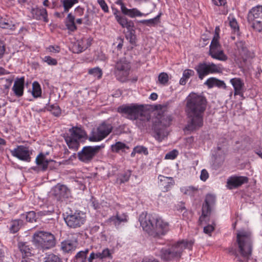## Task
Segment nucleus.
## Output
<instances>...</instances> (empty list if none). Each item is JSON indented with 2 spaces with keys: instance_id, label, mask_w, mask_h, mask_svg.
<instances>
[{
  "instance_id": "obj_58",
  "label": "nucleus",
  "mask_w": 262,
  "mask_h": 262,
  "mask_svg": "<svg viewBox=\"0 0 262 262\" xmlns=\"http://www.w3.org/2000/svg\"><path fill=\"white\" fill-rule=\"evenodd\" d=\"M215 82V86H217L219 88H223L224 89H226L227 88L225 83L222 80L216 78Z\"/></svg>"
},
{
  "instance_id": "obj_20",
  "label": "nucleus",
  "mask_w": 262,
  "mask_h": 262,
  "mask_svg": "<svg viewBox=\"0 0 262 262\" xmlns=\"http://www.w3.org/2000/svg\"><path fill=\"white\" fill-rule=\"evenodd\" d=\"M53 193L57 201H62L63 199L68 198L70 195V190L64 185L58 184L53 190Z\"/></svg>"
},
{
  "instance_id": "obj_44",
  "label": "nucleus",
  "mask_w": 262,
  "mask_h": 262,
  "mask_svg": "<svg viewBox=\"0 0 262 262\" xmlns=\"http://www.w3.org/2000/svg\"><path fill=\"white\" fill-rule=\"evenodd\" d=\"M112 150L113 152H119L120 151H123L125 148H128L127 145L121 142H117L111 146Z\"/></svg>"
},
{
  "instance_id": "obj_5",
  "label": "nucleus",
  "mask_w": 262,
  "mask_h": 262,
  "mask_svg": "<svg viewBox=\"0 0 262 262\" xmlns=\"http://www.w3.org/2000/svg\"><path fill=\"white\" fill-rule=\"evenodd\" d=\"M32 242L37 248L43 250L50 249L56 245L55 236L51 232L44 231H36L33 234Z\"/></svg>"
},
{
  "instance_id": "obj_24",
  "label": "nucleus",
  "mask_w": 262,
  "mask_h": 262,
  "mask_svg": "<svg viewBox=\"0 0 262 262\" xmlns=\"http://www.w3.org/2000/svg\"><path fill=\"white\" fill-rule=\"evenodd\" d=\"M230 82L234 90V95L243 96L245 84L240 78H233L230 79Z\"/></svg>"
},
{
  "instance_id": "obj_45",
  "label": "nucleus",
  "mask_w": 262,
  "mask_h": 262,
  "mask_svg": "<svg viewBox=\"0 0 262 262\" xmlns=\"http://www.w3.org/2000/svg\"><path fill=\"white\" fill-rule=\"evenodd\" d=\"M44 262H62V261L58 256L51 253L45 258Z\"/></svg>"
},
{
  "instance_id": "obj_29",
  "label": "nucleus",
  "mask_w": 262,
  "mask_h": 262,
  "mask_svg": "<svg viewBox=\"0 0 262 262\" xmlns=\"http://www.w3.org/2000/svg\"><path fill=\"white\" fill-rule=\"evenodd\" d=\"M108 222L112 223L115 227H118L121 223L127 222V215L126 213L119 214L118 212L116 215H113L108 219Z\"/></svg>"
},
{
  "instance_id": "obj_43",
  "label": "nucleus",
  "mask_w": 262,
  "mask_h": 262,
  "mask_svg": "<svg viewBox=\"0 0 262 262\" xmlns=\"http://www.w3.org/2000/svg\"><path fill=\"white\" fill-rule=\"evenodd\" d=\"M32 94L34 98H38L41 96V87L39 83L37 81H34L32 84Z\"/></svg>"
},
{
  "instance_id": "obj_39",
  "label": "nucleus",
  "mask_w": 262,
  "mask_h": 262,
  "mask_svg": "<svg viewBox=\"0 0 262 262\" xmlns=\"http://www.w3.org/2000/svg\"><path fill=\"white\" fill-rule=\"evenodd\" d=\"M64 12H68L70 9L76 3H78V0H60Z\"/></svg>"
},
{
  "instance_id": "obj_53",
  "label": "nucleus",
  "mask_w": 262,
  "mask_h": 262,
  "mask_svg": "<svg viewBox=\"0 0 262 262\" xmlns=\"http://www.w3.org/2000/svg\"><path fill=\"white\" fill-rule=\"evenodd\" d=\"M229 25L231 28L233 29V31L235 33L238 32L239 31V27L238 24L236 20V19L234 18H232L231 20H230Z\"/></svg>"
},
{
  "instance_id": "obj_7",
  "label": "nucleus",
  "mask_w": 262,
  "mask_h": 262,
  "mask_svg": "<svg viewBox=\"0 0 262 262\" xmlns=\"http://www.w3.org/2000/svg\"><path fill=\"white\" fill-rule=\"evenodd\" d=\"M71 135L64 134L63 138L69 148L75 151L78 150L80 144L79 140L86 135L85 133L80 128L73 127L69 129Z\"/></svg>"
},
{
  "instance_id": "obj_37",
  "label": "nucleus",
  "mask_w": 262,
  "mask_h": 262,
  "mask_svg": "<svg viewBox=\"0 0 262 262\" xmlns=\"http://www.w3.org/2000/svg\"><path fill=\"white\" fill-rule=\"evenodd\" d=\"M194 72L190 69H186L183 73V76L180 79L179 83L181 85H184L186 83L187 80L192 76H193Z\"/></svg>"
},
{
  "instance_id": "obj_10",
  "label": "nucleus",
  "mask_w": 262,
  "mask_h": 262,
  "mask_svg": "<svg viewBox=\"0 0 262 262\" xmlns=\"http://www.w3.org/2000/svg\"><path fill=\"white\" fill-rule=\"evenodd\" d=\"M194 69L201 80L209 74L220 73L222 71L220 64H215L212 62L208 63L205 62H200L195 66Z\"/></svg>"
},
{
  "instance_id": "obj_15",
  "label": "nucleus",
  "mask_w": 262,
  "mask_h": 262,
  "mask_svg": "<svg viewBox=\"0 0 262 262\" xmlns=\"http://www.w3.org/2000/svg\"><path fill=\"white\" fill-rule=\"evenodd\" d=\"M219 37L214 36L209 47V55L214 59L226 61L228 57L221 49V46L219 42Z\"/></svg>"
},
{
  "instance_id": "obj_48",
  "label": "nucleus",
  "mask_w": 262,
  "mask_h": 262,
  "mask_svg": "<svg viewBox=\"0 0 262 262\" xmlns=\"http://www.w3.org/2000/svg\"><path fill=\"white\" fill-rule=\"evenodd\" d=\"M168 75L166 73H161L158 76V80L161 84L166 85L168 81Z\"/></svg>"
},
{
  "instance_id": "obj_30",
  "label": "nucleus",
  "mask_w": 262,
  "mask_h": 262,
  "mask_svg": "<svg viewBox=\"0 0 262 262\" xmlns=\"http://www.w3.org/2000/svg\"><path fill=\"white\" fill-rule=\"evenodd\" d=\"M118 4H120L121 11L124 15H128V16L132 18L135 17L136 16H142L144 15L143 13H141L136 8L129 9H127L124 4L121 2H119Z\"/></svg>"
},
{
  "instance_id": "obj_56",
  "label": "nucleus",
  "mask_w": 262,
  "mask_h": 262,
  "mask_svg": "<svg viewBox=\"0 0 262 262\" xmlns=\"http://www.w3.org/2000/svg\"><path fill=\"white\" fill-rule=\"evenodd\" d=\"M97 2L104 12H108V6L104 0H97Z\"/></svg>"
},
{
  "instance_id": "obj_2",
  "label": "nucleus",
  "mask_w": 262,
  "mask_h": 262,
  "mask_svg": "<svg viewBox=\"0 0 262 262\" xmlns=\"http://www.w3.org/2000/svg\"><path fill=\"white\" fill-rule=\"evenodd\" d=\"M193 245L192 241L182 240L177 243L164 247L161 249L160 256L164 261H171L174 259H179L184 249L191 250Z\"/></svg>"
},
{
  "instance_id": "obj_46",
  "label": "nucleus",
  "mask_w": 262,
  "mask_h": 262,
  "mask_svg": "<svg viewBox=\"0 0 262 262\" xmlns=\"http://www.w3.org/2000/svg\"><path fill=\"white\" fill-rule=\"evenodd\" d=\"M88 73L100 79L102 77V71L99 67H96L89 69Z\"/></svg>"
},
{
  "instance_id": "obj_62",
  "label": "nucleus",
  "mask_w": 262,
  "mask_h": 262,
  "mask_svg": "<svg viewBox=\"0 0 262 262\" xmlns=\"http://www.w3.org/2000/svg\"><path fill=\"white\" fill-rule=\"evenodd\" d=\"M214 227L212 225H208L204 227V232L207 234H210V233L214 230Z\"/></svg>"
},
{
  "instance_id": "obj_54",
  "label": "nucleus",
  "mask_w": 262,
  "mask_h": 262,
  "mask_svg": "<svg viewBox=\"0 0 262 262\" xmlns=\"http://www.w3.org/2000/svg\"><path fill=\"white\" fill-rule=\"evenodd\" d=\"M43 60L50 66H56L57 64L56 59L49 56H45L43 58Z\"/></svg>"
},
{
  "instance_id": "obj_64",
  "label": "nucleus",
  "mask_w": 262,
  "mask_h": 262,
  "mask_svg": "<svg viewBox=\"0 0 262 262\" xmlns=\"http://www.w3.org/2000/svg\"><path fill=\"white\" fill-rule=\"evenodd\" d=\"M49 50L50 52L54 53H58L60 51V47L59 46H50L49 47Z\"/></svg>"
},
{
  "instance_id": "obj_33",
  "label": "nucleus",
  "mask_w": 262,
  "mask_h": 262,
  "mask_svg": "<svg viewBox=\"0 0 262 262\" xmlns=\"http://www.w3.org/2000/svg\"><path fill=\"white\" fill-rule=\"evenodd\" d=\"M131 174L132 171L130 170H127L122 173H120L117 175L116 182L120 185L127 182L128 181Z\"/></svg>"
},
{
  "instance_id": "obj_61",
  "label": "nucleus",
  "mask_w": 262,
  "mask_h": 262,
  "mask_svg": "<svg viewBox=\"0 0 262 262\" xmlns=\"http://www.w3.org/2000/svg\"><path fill=\"white\" fill-rule=\"evenodd\" d=\"M209 177V174L207 171L204 169L201 171L200 179L203 181H205Z\"/></svg>"
},
{
  "instance_id": "obj_40",
  "label": "nucleus",
  "mask_w": 262,
  "mask_h": 262,
  "mask_svg": "<svg viewBox=\"0 0 262 262\" xmlns=\"http://www.w3.org/2000/svg\"><path fill=\"white\" fill-rule=\"evenodd\" d=\"M23 221L21 220H16L11 223L10 230L11 233L17 232L23 225Z\"/></svg>"
},
{
  "instance_id": "obj_14",
  "label": "nucleus",
  "mask_w": 262,
  "mask_h": 262,
  "mask_svg": "<svg viewBox=\"0 0 262 262\" xmlns=\"http://www.w3.org/2000/svg\"><path fill=\"white\" fill-rule=\"evenodd\" d=\"M85 215L81 211L71 212L68 214L64 221L67 226L70 228H77L83 225L86 221Z\"/></svg>"
},
{
  "instance_id": "obj_41",
  "label": "nucleus",
  "mask_w": 262,
  "mask_h": 262,
  "mask_svg": "<svg viewBox=\"0 0 262 262\" xmlns=\"http://www.w3.org/2000/svg\"><path fill=\"white\" fill-rule=\"evenodd\" d=\"M161 14L160 13L157 16L152 19H144L139 21V23L142 24H145L148 26H154L158 24L160 22V17L161 16Z\"/></svg>"
},
{
  "instance_id": "obj_55",
  "label": "nucleus",
  "mask_w": 262,
  "mask_h": 262,
  "mask_svg": "<svg viewBox=\"0 0 262 262\" xmlns=\"http://www.w3.org/2000/svg\"><path fill=\"white\" fill-rule=\"evenodd\" d=\"M215 80H216V78H214V77L209 78L205 82V84L207 85V86L209 88H212L215 86Z\"/></svg>"
},
{
  "instance_id": "obj_52",
  "label": "nucleus",
  "mask_w": 262,
  "mask_h": 262,
  "mask_svg": "<svg viewBox=\"0 0 262 262\" xmlns=\"http://www.w3.org/2000/svg\"><path fill=\"white\" fill-rule=\"evenodd\" d=\"M178 155V151L176 149H173L168 153H167L165 156V159H174Z\"/></svg>"
},
{
  "instance_id": "obj_34",
  "label": "nucleus",
  "mask_w": 262,
  "mask_h": 262,
  "mask_svg": "<svg viewBox=\"0 0 262 262\" xmlns=\"http://www.w3.org/2000/svg\"><path fill=\"white\" fill-rule=\"evenodd\" d=\"M18 248L21 252L23 257L31 256V249L27 243L23 242H18Z\"/></svg>"
},
{
  "instance_id": "obj_27",
  "label": "nucleus",
  "mask_w": 262,
  "mask_h": 262,
  "mask_svg": "<svg viewBox=\"0 0 262 262\" xmlns=\"http://www.w3.org/2000/svg\"><path fill=\"white\" fill-rule=\"evenodd\" d=\"M32 13L34 18L37 20H43L46 23L48 22V14L46 9L38 7L32 8Z\"/></svg>"
},
{
  "instance_id": "obj_8",
  "label": "nucleus",
  "mask_w": 262,
  "mask_h": 262,
  "mask_svg": "<svg viewBox=\"0 0 262 262\" xmlns=\"http://www.w3.org/2000/svg\"><path fill=\"white\" fill-rule=\"evenodd\" d=\"M118 23L123 27L126 28L127 30V34L126 37L129 39V41L133 46H136L137 37L134 22L127 19L124 15H118L114 13Z\"/></svg>"
},
{
  "instance_id": "obj_3",
  "label": "nucleus",
  "mask_w": 262,
  "mask_h": 262,
  "mask_svg": "<svg viewBox=\"0 0 262 262\" xmlns=\"http://www.w3.org/2000/svg\"><path fill=\"white\" fill-rule=\"evenodd\" d=\"M235 245L243 259L236 257L239 261L247 259L251 255L252 251V241L251 233L248 231H241L237 233Z\"/></svg>"
},
{
  "instance_id": "obj_59",
  "label": "nucleus",
  "mask_w": 262,
  "mask_h": 262,
  "mask_svg": "<svg viewBox=\"0 0 262 262\" xmlns=\"http://www.w3.org/2000/svg\"><path fill=\"white\" fill-rule=\"evenodd\" d=\"M91 202L92 207L95 209H98L100 208V204H99L98 201L95 198H94V197H92Z\"/></svg>"
},
{
  "instance_id": "obj_38",
  "label": "nucleus",
  "mask_w": 262,
  "mask_h": 262,
  "mask_svg": "<svg viewBox=\"0 0 262 262\" xmlns=\"http://www.w3.org/2000/svg\"><path fill=\"white\" fill-rule=\"evenodd\" d=\"M89 249L80 251L77 253L74 258V262H86V255L89 252Z\"/></svg>"
},
{
  "instance_id": "obj_18",
  "label": "nucleus",
  "mask_w": 262,
  "mask_h": 262,
  "mask_svg": "<svg viewBox=\"0 0 262 262\" xmlns=\"http://www.w3.org/2000/svg\"><path fill=\"white\" fill-rule=\"evenodd\" d=\"M215 196L212 194H207L206 195L204 203L202 206V214L200 217L201 221L202 217L207 216L211 211L212 208L215 204Z\"/></svg>"
},
{
  "instance_id": "obj_32",
  "label": "nucleus",
  "mask_w": 262,
  "mask_h": 262,
  "mask_svg": "<svg viewBox=\"0 0 262 262\" xmlns=\"http://www.w3.org/2000/svg\"><path fill=\"white\" fill-rule=\"evenodd\" d=\"M77 245L76 241L73 240H65L61 243V249L66 252L75 250Z\"/></svg>"
},
{
  "instance_id": "obj_47",
  "label": "nucleus",
  "mask_w": 262,
  "mask_h": 262,
  "mask_svg": "<svg viewBox=\"0 0 262 262\" xmlns=\"http://www.w3.org/2000/svg\"><path fill=\"white\" fill-rule=\"evenodd\" d=\"M198 190V188L197 187L190 186L185 188L184 193L185 194L192 196L194 195L197 192Z\"/></svg>"
},
{
  "instance_id": "obj_23",
  "label": "nucleus",
  "mask_w": 262,
  "mask_h": 262,
  "mask_svg": "<svg viewBox=\"0 0 262 262\" xmlns=\"http://www.w3.org/2000/svg\"><path fill=\"white\" fill-rule=\"evenodd\" d=\"M246 177H231L228 179L227 186L230 189L237 188L248 182Z\"/></svg>"
},
{
  "instance_id": "obj_11",
  "label": "nucleus",
  "mask_w": 262,
  "mask_h": 262,
  "mask_svg": "<svg viewBox=\"0 0 262 262\" xmlns=\"http://www.w3.org/2000/svg\"><path fill=\"white\" fill-rule=\"evenodd\" d=\"M104 147V144L96 146H85L77 153L78 159L85 163L91 162L100 150Z\"/></svg>"
},
{
  "instance_id": "obj_63",
  "label": "nucleus",
  "mask_w": 262,
  "mask_h": 262,
  "mask_svg": "<svg viewBox=\"0 0 262 262\" xmlns=\"http://www.w3.org/2000/svg\"><path fill=\"white\" fill-rule=\"evenodd\" d=\"M123 41V38L120 37L117 38L116 43H117V48L118 50H121V49L122 48Z\"/></svg>"
},
{
  "instance_id": "obj_57",
  "label": "nucleus",
  "mask_w": 262,
  "mask_h": 262,
  "mask_svg": "<svg viewBox=\"0 0 262 262\" xmlns=\"http://www.w3.org/2000/svg\"><path fill=\"white\" fill-rule=\"evenodd\" d=\"M54 213V210L53 209L52 210H43L41 211H39L38 212V214L40 216H44L47 215H51Z\"/></svg>"
},
{
  "instance_id": "obj_51",
  "label": "nucleus",
  "mask_w": 262,
  "mask_h": 262,
  "mask_svg": "<svg viewBox=\"0 0 262 262\" xmlns=\"http://www.w3.org/2000/svg\"><path fill=\"white\" fill-rule=\"evenodd\" d=\"M14 26L15 25L12 21L5 18L2 28L13 30L14 28Z\"/></svg>"
},
{
  "instance_id": "obj_6",
  "label": "nucleus",
  "mask_w": 262,
  "mask_h": 262,
  "mask_svg": "<svg viewBox=\"0 0 262 262\" xmlns=\"http://www.w3.org/2000/svg\"><path fill=\"white\" fill-rule=\"evenodd\" d=\"M144 106L137 104H125L119 106L117 110L118 113L122 117L132 120H135L139 118L140 115H142Z\"/></svg>"
},
{
  "instance_id": "obj_13",
  "label": "nucleus",
  "mask_w": 262,
  "mask_h": 262,
  "mask_svg": "<svg viewBox=\"0 0 262 262\" xmlns=\"http://www.w3.org/2000/svg\"><path fill=\"white\" fill-rule=\"evenodd\" d=\"M130 64L125 58H122L116 62L114 74L116 78L124 81L128 77L130 70Z\"/></svg>"
},
{
  "instance_id": "obj_9",
  "label": "nucleus",
  "mask_w": 262,
  "mask_h": 262,
  "mask_svg": "<svg viewBox=\"0 0 262 262\" xmlns=\"http://www.w3.org/2000/svg\"><path fill=\"white\" fill-rule=\"evenodd\" d=\"M113 127L111 123L103 121L97 127L96 131H92L88 138L91 142H98L106 138L112 132Z\"/></svg>"
},
{
  "instance_id": "obj_16",
  "label": "nucleus",
  "mask_w": 262,
  "mask_h": 262,
  "mask_svg": "<svg viewBox=\"0 0 262 262\" xmlns=\"http://www.w3.org/2000/svg\"><path fill=\"white\" fill-rule=\"evenodd\" d=\"M139 221L143 230L151 236L154 226L157 221V217L150 214H142L140 215Z\"/></svg>"
},
{
  "instance_id": "obj_42",
  "label": "nucleus",
  "mask_w": 262,
  "mask_h": 262,
  "mask_svg": "<svg viewBox=\"0 0 262 262\" xmlns=\"http://www.w3.org/2000/svg\"><path fill=\"white\" fill-rule=\"evenodd\" d=\"M236 50L240 55L245 54L247 52L246 42L244 41H238L235 42Z\"/></svg>"
},
{
  "instance_id": "obj_50",
  "label": "nucleus",
  "mask_w": 262,
  "mask_h": 262,
  "mask_svg": "<svg viewBox=\"0 0 262 262\" xmlns=\"http://www.w3.org/2000/svg\"><path fill=\"white\" fill-rule=\"evenodd\" d=\"M134 150L136 151L137 154H143L145 155H147L148 154L147 148L143 146H136L134 147Z\"/></svg>"
},
{
  "instance_id": "obj_25",
  "label": "nucleus",
  "mask_w": 262,
  "mask_h": 262,
  "mask_svg": "<svg viewBox=\"0 0 262 262\" xmlns=\"http://www.w3.org/2000/svg\"><path fill=\"white\" fill-rule=\"evenodd\" d=\"M24 84V77L17 78L15 80L14 85L12 87V91H13L15 95L17 97H20L23 95Z\"/></svg>"
},
{
  "instance_id": "obj_49",
  "label": "nucleus",
  "mask_w": 262,
  "mask_h": 262,
  "mask_svg": "<svg viewBox=\"0 0 262 262\" xmlns=\"http://www.w3.org/2000/svg\"><path fill=\"white\" fill-rule=\"evenodd\" d=\"M26 221L28 222L33 223L36 221V215L34 211H29L26 215Z\"/></svg>"
},
{
  "instance_id": "obj_1",
  "label": "nucleus",
  "mask_w": 262,
  "mask_h": 262,
  "mask_svg": "<svg viewBox=\"0 0 262 262\" xmlns=\"http://www.w3.org/2000/svg\"><path fill=\"white\" fill-rule=\"evenodd\" d=\"M207 101L203 95L191 93L186 99V112L188 118L186 129L197 130L203 125V116Z\"/></svg>"
},
{
  "instance_id": "obj_21",
  "label": "nucleus",
  "mask_w": 262,
  "mask_h": 262,
  "mask_svg": "<svg viewBox=\"0 0 262 262\" xmlns=\"http://www.w3.org/2000/svg\"><path fill=\"white\" fill-rule=\"evenodd\" d=\"M106 258L112 259L113 258L112 254L110 250L107 248L103 249L101 251H92L88 259V262H93L94 259H99V260H103Z\"/></svg>"
},
{
  "instance_id": "obj_26",
  "label": "nucleus",
  "mask_w": 262,
  "mask_h": 262,
  "mask_svg": "<svg viewBox=\"0 0 262 262\" xmlns=\"http://www.w3.org/2000/svg\"><path fill=\"white\" fill-rule=\"evenodd\" d=\"M159 179L160 180L159 186L163 192L168 191L174 184V181L172 177H166L160 175Z\"/></svg>"
},
{
  "instance_id": "obj_60",
  "label": "nucleus",
  "mask_w": 262,
  "mask_h": 262,
  "mask_svg": "<svg viewBox=\"0 0 262 262\" xmlns=\"http://www.w3.org/2000/svg\"><path fill=\"white\" fill-rule=\"evenodd\" d=\"M6 81V83L4 85V87L6 89H9L11 86L13 80V77H11L5 79Z\"/></svg>"
},
{
  "instance_id": "obj_31",
  "label": "nucleus",
  "mask_w": 262,
  "mask_h": 262,
  "mask_svg": "<svg viewBox=\"0 0 262 262\" xmlns=\"http://www.w3.org/2000/svg\"><path fill=\"white\" fill-rule=\"evenodd\" d=\"M52 161L46 159L45 155L42 152L37 156L35 160L36 164L41 168L42 171L46 170L49 162Z\"/></svg>"
},
{
  "instance_id": "obj_19",
  "label": "nucleus",
  "mask_w": 262,
  "mask_h": 262,
  "mask_svg": "<svg viewBox=\"0 0 262 262\" xmlns=\"http://www.w3.org/2000/svg\"><path fill=\"white\" fill-rule=\"evenodd\" d=\"M168 230L169 224L157 218V221L154 226L151 236L159 238L161 236L164 235Z\"/></svg>"
},
{
  "instance_id": "obj_4",
  "label": "nucleus",
  "mask_w": 262,
  "mask_h": 262,
  "mask_svg": "<svg viewBox=\"0 0 262 262\" xmlns=\"http://www.w3.org/2000/svg\"><path fill=\"white\" fill-rule=\"evenodd\" d=\"M172 118L170 115H158L152 119V129L154 132V137L159 141H162L167 136L166 127L170 125Z\"/></svg>"
},
{
  "instance_id": "obj_12",
  "label": "nucleus",
  "mask_w": 262,
  "mask_h": 262,
  "mask_svg": "<svg viewBox=\"0 0 262 262\" xmlns=\"http://www.w3.org/2000/svg\"><path fill=\"white\" fill-rule=\"evenodd\" d=\"M247 19L255 30L262 32V6L252 8L248 12Z\"/></svg>"
},
{
  "instance_id": "obj_22",
  "label": "nucleus",
  "mask_w": 262,
  "mask_h": 262,
  "mask_svg": "<svg viewBox=\"0 0 262 262\" xmlns=\"http://www.w3.org/2000/svg\"><path fill=\"white\" fill-rule=\"evenodd\" d=\"M136 120L137 125L141 130L147 129L150 127V116L144 110L142 115H140Z\"/></svg>"
},
{
  "instance_id": "obj_28",
  "label": "nucleus",
  "mask_w": 262,
  "mask_h": 262,
  "mask_svg": "<svg viewBox=\"0 0 262 262\" xmlns=\"http://www.w3.org/2000/svg\"><path fill=\"white\" fill-rule=\"evenodd\" d=\"M226 148L224 145L219 146V145L214 150L213 155L214 161L217 165H220L224 161V155Z\"/></svg>"
},
{
  "instance_id": "obj_17",
  "label": "nucleus",
  "mask_w": 262,
  "mask_h": 262,
  "mask_svg": "<svg viewBox=\"0 0 262 262\" xmlns=\"http://www.w3.org/2000/svg\"><path fill=\"white\" fill-rule=\"evenodd\" d=\"M11 155L20 160L30 162L31 161L30 152L29 148L24 145H18L13 150H10Z\"/></svg>"
},
{
  "instance_id": "obj_36",
  "label": "nucleus",
  "mask_w": 262,
  "mask_h": 262,
  "mask_svg": "<svg viewBox=\"0 0 262 262\" xmlns=\"http://www.w3.org/2000/svg\"><path fill=\"white\" fill-rule=\"evenodd\" d=\"M50 98L49 99L46 104V109L51 112V113L56 117H59L61 114V109L57 105L52 104L49 105Z\"/></svg>"
},
{
  "instance_id": "obj_35",
  "label": "nucleus",
  "mask_w": 262,
  "mask_h": 262,
  "mask_svg": "<svg viewBox=\"0 0 262 262\" xmlns=\"http://www.w3.org/2000/svg\"><path fill=\"white\" fill-rule=\"evenodd\" d=\"M66 25L68 30L74 32L77 30V27L75 23V16L72 13H69L66 20Z\"/></svg>"
}]
</instances>
